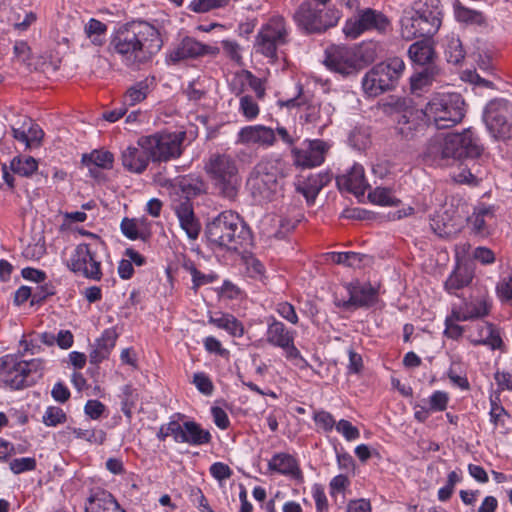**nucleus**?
Wrapping results in <instances>:
<instances>
[{
  "label": "nucleus",
  "instance_id": "obj_1",
  "mask_svg": "<svg viewBox=\"0 0 512 512\" xmlns=\"http://www.w3.org/2000/svg\"><path fill=\"white\" fill-rule=\"evenodd\" d=\"M163 40L159 30L146 21H133L119 27L110 41L112 53L131 70L150 62L161 50Z\"/></svg>",
  "mask_w": 512,
  "mask_h": 512
},
{
  "label": "nucleus",
  "instance_id": "obj_2",
  "mask_svg": "<svg viewBox=\"0 0 512 512\" xmlns=\"http://www.w3.org/2000/svg\"><path fill=\"white\" fill-rule=\"evenodd\" d=\"M483 147L471 129L462 133L438 134L430 138L422 158L425 164L434 167L457 165L464 156L480 157Z\"/></svg>",
  "mask_w": 512,
  "mask_h": 512
},
{
  "label": "nucleus",
  "instance_id": "obj_3",
  "mask_svg": "<svg viewBox=\"0 0 512 512\" xmlns=\"http://www.w3.org/2000/svg\"><path fill=\"white\" fill-rule=\"evenodd\" d=\"M442 11L439 0H423L415 7L405 10L400 19V33L404 40L410 41L416 37L429 38L441 26Z\"/></svg>",
  "mask_w": 512,
  "mask_h": 512
},
{
  "label": "nucleus",
  "instance_id": "obj_4",
  "mask_svg": "<svg viewBox=\"0 0 512 512\" xmlns=\"http://www.w3.org/2000/svg\"><path fill=\"white\" fill-rule=\"evenodd\" d=\"M205 233L211 244L232 251H237L250 238L246 223L231 210L219 213L208 222Z\"/></svg>",
  "mask_w": 512,
  "mask_h": 512
},
{
  "label": "nucleus",
  "instance_id": "obj_5",
  "mask_svg": "<svg viewBox=\"0 0 512 512\" xmlns=\"http://www.w3.org/2000/svg\"><path fill=\"white\" fill-rule=\"evenodd\" d=\"M284 169L285 164L280 159H263L254 167L247 184L255 202L264 204L277 198L285 177Z\"/></svg>",
  "mask_w": 512,
  "mask_h": 512
},
{
  "label": "nucleus",
  "instance_id": "obj_6",
  "mask_svg": "<svg viewBox=\"0 0 512 512\" xmlns=\"http://www.w3.org/2000/svg\"><path fill=\"white\" fill-rule=\"evenodd\" d=\"M290 42V29L281 16L271 17L259 29L254 43L255 52L263 55L269 63L285 58L284 47Z\"/></svg>",
  "mask_w": 512,
  "mask_h": 512
},
{
  "label": "nucleus",
  "instance_id": "obj_7",
  "mask_svg": "<svg viewBox=\"0 0 512 512\" xmlns=\"http://www.w3.org/2000/svg\"><path fill=\"white\" fill-rule=\"evenodd\" d=\"M383 111L395 115V130L405 140H413L425 130L424 111L417 109L410 99L390 97L383 103Z\"/></svg>",
  "mask_w": 512,
  "mask_h": 512
},
{
  "label": "nucleus",
  "instance_id": "obj_8",
  "mask_svg": "<svg viewBox=\"0 0 512 512\" xmlns=\"http://www.w3.org/2000/svg\"><path fill=\"white\" fill-rule=\"evenodd\" d=\"M464 106V99L459 93H437L430 98L423 111L427 121L437 129H446L463 119Z\"/></svg>",
  "mask_w": 512,
  "mask_h": 512
},
{
  "label": "nucleus",
  "instance_id": "obj_9",
  "mask_svg": "<svg viewBox=\"0 0 512 512\" xmlns=\"http://www.w3.org/2000/svg\"><path fill=\"white\" fill-rule=\"evenodd\" d=\"M405 69L402 59L394 57L372 67L362 78V89L368 97L392 90Z\"/></svg>",
  "mask_w": 512,
  "mask_h": 512
},
{
  "label": "nucleus",
  "instance_id": "obj_10",
  "mask_svg": "<svg viewBox=\"0 0 512 512\" xmlns=\"http://www.w3.org/2000/svg\"><path fill=\"white\" fill-rule=\"evenodd\" d=\"M206 171L224 197L233 199L237 195L240 178L233 157L228 154H212L206 164Z\"/></svg>",
  "mask_w": 512,
  "mask_h": 512
},
{
  "label": "nucleus",
  "instance_id": "obj_11",
  "mask_svg": "<svg viewBox=\"0 0 512 512\" xmlns=\"http://www.w3.org/2000/svg\"><path fill=\"white\" fill-rule=\"evenodd\" d=\"M185 137V132H160L140 137L137 144L148 150L153 162H168L182 155Z\"/></svg>",
  "mask_w": 512,
  "mask_h": 512
},
{
  "label": "nucleus",
  "instance_id": "obj_12",
  "mask_svg": "<svg viewBox=\"0 0 512 512\" xmlns=\"http://www.w3.org/2000/svg\"><path fill=\"white\" fill-rule=\"evenodd\" d=\"M325 66L336 73L349 76L357 73L370 59H364L362 50L357 47L331 46L325 51Z\"/></svg>",
  "mask_w": 512,
  "mask_h": 512
},
{
  "label": "nucleus",
  "instance_id": "obj_13",
  "mask_svg": "<svg viewBox=\"0 0 512 512\" xmlns=\"http://www.w3.org/2000/svg\"><path fill=\"white\" fill-rule=\"evenodd\" d=\"M338 11L316 9L311 2H303L294 14L297 25L307 33H321L338 23Z\"/></svg>",
  "mask_w": 512,
  "mask_h": 512
},
{
  "label": "nucleus",
  "instance_id": "obj_14",
  "mask_svg": "<svg viewBox=\"0 0 512 512\" xmlns=\"http://www.w3.org/2000/svg\"><path fill=\"white\" fill-rule=\"evenodd\" d=\"M484 121L495 137H512V103L505 99L491 100L486 105Z\"/></svg>",
  "mask_w": 512,
  "mask_h": 512
},
{
  "label": "nucleus",
  "instance_id": "obj_15",
  "mask_svg": "<svg viewBox=\"0 0 512 512\" xmlns=\"http://www.w3.org/2000/svg\"><path fill=\"white\" fill-rule=\"evenodd\" d=\"M349 298L336 299L335 305L344 310L368 308L378 301V289L369 282L354 280L344 285Z\"/></svg>",
  "mask_w": 512,
  "mask_h": 512
},
{
  "label": "nucleus",
  "instance_id": "obj_16",
  "mask_svg": "<svg viewBox=\"0 0 512 512\" xmlns=\"http://www.w3.org/2000/svg\"><path fill=\"white\" fill-rule=\"evenodd\" d=\"M68 267L88 279L99 281L102 277L101 262L88 244H79L68 260Z\"/></svg>",
  "mask_w": 512,
  "mask_h": 512
},
{
  "label": "nucleus",
  "instance_id": "obj_17",
  "mask_svg": "<svg viewBox=\"0 0 512 512\" xmlns=\"http://www.w3.org/2000/svg\"><path fill=\"white\" fill-rule=\"evenodd\" d=\"M330 147L328 142L321 139L305 140L300 147L291 151L294 164L302 168L320 166Z\"/></svg>",
  "mask_w": 512,
  "mask_h": 512
},
{
  "label": "nucleus",
  "instance_id": "obj_18",
  "mask_svg": "<svg viewBox=\"0 0 512 512\" xmlns=\"http://www.w3.org/2000/svg\"><path fill=\"white\" fill-rule=\"evenodd\" d=\"M219 48L197 41L192 37L183 38L168 54V61L176 64L187 59H194L204 55H216Z\"/></svg>",
  "mask_w": 512,
  "mask_h": 512
},
{
  "label": "nucleus",
  "instance_id": "obj_19",
  "mask_svg": "<svg viewBox=\"0 0 512 512\" xmlns=\"http://www.w3.org/2000/svg\"><path fill=\"white\" fill-rule=\"evenodd\" d=\"M172 208L178 218L181 229L186 233L190 241L198 239L201 232V224L195 216L193 204L189 198L175 201Z\"/></svg>",
  "mask_w": 512,
  "mask_h": 512
},
{
  "label": "nucleus",
  "instance_id": "obj_20",
  "mask_svg": "<svg viewBox=\"0 0 512 512\" xmlns=\"http://www.w3.org/2000/svg\"><path fill=\"white\" fill-rule=\"evenodd\" d=\"M276 142L275 131L264 125L245 126L237 133L236 143L242 145L273 146Z\"/></svg>",
  "mask_w": 512,
  "mask_h": 512
},
{
  "label": "nucleus",
  "instance_id": "obj_21",
  "mask_svg": "<svg viewBox=\"0 0 512 512\" xmlns=\"http://www.w3.org/2000/svg\"><path fill=\"white\" fill-rule=\"evenodd\" d=\"M19 370L20 361L12 355L0 358V375H5L4 381L9 387L18 390L33 385V379Z\"/></svg>",
  "mask_w": 512,
  "mask_h": 512
},
{
  "label": "nucleus",
  "instance_id": "obj_22",
  "mask_svg": "<svg viewBox=\"0 0 512 512\" xmlns=\"http://www.w3.org/2000/svg\"><path fill=\"white\" fill-rule=\"evenodd\" d=\"M457 164L458 171L452 174V179L459 184L477 186L485 174L479 157L464 156Z\"/></svg>",
  "mask_w": 512,
  "mask_h": 512
},
{
  "label": "nucleus",
  "instance_id": "obj_23",
  "mask_svg": "<svg viewBox=\"0 0 512 512\" xmlns=\"http://www.w3.org/2000/svg\"><path fill=\"white\" fill-rule=\"evenodd\" d=\"M336 183L340 190H345L356 196L364 195L368 187L364 168L360 164H354L346 173L337 176Z\"/></svg>",
  "mask_w": 512,
  "mask_h": 512
},
{
  "label": "nucleus",
  "instance_id": "obj_24",
  "mask_svg": "<svg viewBox=\"0 0 512 512\" xmlns=\"http://www.w3.org/2000/svg\"><path fill=\"white\" fill-rule=\"evenodd\" d=\"M459 219L460 217L452 205L445 206L433 215L430 225L437 235L448 237L458 231Z\"/></svg>",
  "mask_w": 512,
  "mask_h": 512
},
{
  "label": "nucleus",
  "instance_id": "obj_25",
  "mask_svg": "<svg viewBox=\"0 0 512 512\" xmlns=\"http://www.w3.org/2000/svg\"><path fill=\"white\" fill-rule=\"evenodd\" d=\"M268 469L271 472L284 475L298 482H303L304 476L296 458L288 453H276L268 461Z\"/></svg>",
  "mask_w": 512,
  "mask_h": 512
},
{
  "label": "nucleus",
  "instance_id": "obj_26",
  "mask_svg": "<svg viewBox=\"0 0 512 512\" xmlns=\"http://www.w3.org/2000/svg\"><path fill=\"white\" fill-rule=\"evenodd\" d=\"M151 157L148 150L139 146H128L121 152L123 167L135 174H142L148 167Z\"/></svg>",
  "mask_w": 512,
  "mask_h": 512
},
{
  "label": "nucleus",
  "instance_id": "obj_27",
  "mask_svg": "<svg viewBox=\"0 0 512 512\" xmlns=\"http://www.w3.org/2000/svg\"><path fill=\"white\" fill-rule=\"evenodd\" d=\"M467 221L475 235L486 237L491 233V228L495 222L494 209L492 206L481 204L474 209Z\"/></svg>",
  "mask_w": 512,
  "mask_h": 512
},
{
  "label": "nucleus",
  "instance_id": "obj_28",
  "mask_svg": "<svg viewBox=\"0 0 512 512\" xmlns=\"http://www.w3.org/2000/svg\"><path fill=\"white\" fill-rule=\"evenodd\" d=\"M335 108L329 102L310 103L305 107L301 118L305 122L319 126L321 129L326 128L332 123V115Z\"/></svg>",
  "mask_w": 512,
  "mask_h": 512
},
{
  "label": "nucleus",
  "instance_id": "obj_29",
  "mask_svg": "<svg viewBox=\"0 0 512 512\" xmlns=\"http://www.w3.org/2000/svg\"><path fill=\"white\" fill-rule=\"evenodd\" d=\"M329 173L310 175L306 180L295 183V189L301 193L309 205L313 204L319 192L331 181Z\"/></svg>",
  "mask_w": 512,
  "mask_h": 512
},
{
  "label": "nucleus",
  "instance_id": "obj_30",
  "mask_svg": "<svg viewBox=\"0 0 512 512\" xmlns=\"http://www.w3.org/2000/svg\"><path fill=\"white\" fill-rule=\"evenodd\" d=\"M266 341L273 347L282 348L294 341L295 331L288 329L284 323L271 316L267 319Z\"/></svg>",
  "mask_w": 512,
  "mask_h": 512
},
{
  "label": "nucleus",
  "instance_id": "obj_31",
  "mask_svg": "<svg viewBox=\"0 0 512 512\" xmlns=\"http://www.w3.org/2000/svg\"><path fill=\"white\" fill-rule=\"evenodd\" d=\"M301 214L299 212L294 213L293 215H273L269 216L267 220L270 224V229H267L266 232L269 237H273L275 239H284L286 235L291 232L300 222Z\"/></svg>",
  "mask_w": 512,
  "mask_h": 512
},
{
  "label": "nucleus",
  "instance_id": "obj_32",
  "mask_svg": "<svg viewBox=\"0 0 512 512\" xmlns=\"http://www.w3.org/2000/svg\"><path fill=\"white\" fill-rule=\"evenodd\" d=\"M85 512H126L115 498L106 491H99L90 496Z\"/></svg>",
  "mask_w": 512,
  "mask_h": 512
},
{
  "label": "nucleus",
  "instance_id": "obj_33",
  "mask_svg": "<svg viewBox=\"0 0 512 512\" xmlns=\"http://www.w3.org/2000/svg\"><path fill=\"white\" fill-rule=\"evenodd\" d=\"M411 61L419 66L429 65L435 58V51L429 38L413 43L408 49Z\"/></svg>",
  "mask_w": 512,
  "mask_h": 512
},
{
  "label": "nucleus",
  "instance_id": "obj_34",
  "mask_svg": "<svg viewBox=\"0 0 512 512\" xmlns=\"http://www.w3.org/2000/svg\"><path fill=\"white\" fill-rule=\"evenodd\" d=\"M183 430L181 443H186L190 446H201L209 444L212 440L211 433L203 429L201 425L195 421H185Z\"/></svg>",
  "mask_w": 512,
  "mask_h": 512
},
{
  "label": "nucleus",
  "instance_id": "obj_35",
  "mask_svg": "<svg viewBox=\"0 0 512 512\" xmlns=\"http://www.w3.org/2000/svg\"><path fill=\"white\" fill-rule=\"evenodd\" d=\"M209 323L219 329H223L233 337H242L244 334L243 324L232 314L217 312L209 317Z\"/></svg>",
  "mask_w": 512,
  "mask_h": 512
},
{
  "label": "nucleus",
  "instance_id": "obj_36",
  "mask_svg": "<svg viewBox=\"0 0 512 512\" xmlns=\"http://www.w3.org/2000/svg\"><path fill=\"white\" fill-rule=\"evenodd\" d=\"M454 14L457 21L466 25L483 27L487 25L484 14L478 10L470 9L463 6L459 1L454 3Z\"/></svg>",
  "mask_w": 512,
  "mask_h": 512
},
{
  "label": "nucleus",
  "instance_id": "obj_37",
  "mask_svg": "<svg viewBox=\"0 0 512 512\" xmlns=\"http://www.w3.org/2000/svg\"><path fill=\"white\" fill-rule=\"evenodd\" d=\"M152 82L153 79L146 78L129 87L123 97L124 105L134 106L144 101L150 92Z\"/></svg>",
  "mask_w": 512,
  "mask_h": 512
},
{
  "label": "nucleus",
  "instance_id": "obj_38",
  "mask_svg": "<svg viewBox=\"0 0 512 512\" xmlns=\"http://www.w3.org/2000/svg\"><path fill=\"white\" fill-rule=\"evenodd\" d=\"M364 30L375 29L377 31H385L390 22L385 15L376 10L367 8L359 13Z\"/></svg>",
  "mask_w": 512,
  "mask_h": 512
},
{
  "label": "nucleus",
  "instance_id": "obj_39",
  "mask_svg": "<svg viewBox=\"0 0 512 512\" xmlns=\"http://www.w3.org/2000/svg\"><path fill=\"white\" fill-rule=\"evenodd\" d=\"M182 268L191 275L192 289L197 291L201 286L211 284L218 278L214 272L203 273L197 269L195 263L190 259H184Z\"/></svg>",
  "mask_w": 512,
  "mask_h": 512
},
{
  "label": "nucleus",
  "instance_id": "obj_40",
  "mask_svg": "<svg viewBox=\"0 0 512 512\" xmlns=\"http://www.w3.org/2000/svg\"><path fill=\"white\" fill-rule=\"evenodd\" d=\"M119 398L121 400V411L131 421L133 416V409L136 407L139 401L138 389L133 387L131 384H126L121 387Z\"/></svg>",
  "mask_w": 512,
  "mask_h": 512
},
{
  "label": "nucleus",
  "instance_id": "obj_41",
  "mask_svg": "<svg viewBox=\"0 0 512 512\" xmlns=\"http://www.w3.org/2000/svg\"><path fill=\"white\" fill-rule=\"evenodd\" d=\"M443 47L449 63L459 64L464 59L465 51L457 35H447L443 40Z\"/></svg>",
  "mask_w": 512,
  "mask_h": 512
},
{
  "label": "nucleus",
  "instance_id": "obj_42",
  "mask_svg": "<svg viewBox=\"0 0 512 512\" xmlns=\"http://www.w3.org/2000/svg\"><path fill=\"white\" fill-rule=\"evenodd\" d=\"M471 281L472 274L467 268H457L447 278L444 286L448 293L456 295L458 290L468 286Z\"/></svg>",
  "mask_w": 512,
  "mask_h": 512
},
{
  "label": "nucleus",
  "instance_id": "obj_43",
  "mask_svg": "<svg viewBox=\"0 0 512 512\" xmlns=\"http://www.w3.org/2000/svg\"><path fill=\"white\" fill-rule=\"evenodd\" d=\"M121 232L130 240L142 239L148 237L144 229V221L138 219L124 218L120 224Z\"/></svg>",
  "mask_w": 512,
  "mask_h": 512
},
{
  "label": "nucleus",
  "instance_id": "obj_44",
  "mask_svg": "<svg viewBox=\"0 0 512 512\" xmlns=\"http://www.w3.org/2000/svg\"><path fill=\"white\" fill-rule=\"evenodd\" d=\"M83 163L93 164L102 169H111L114 163V155L107 150H94L90 154H84Z\"/></svg>",
  "mask_w": 512,
  "mask_h": 512
},
{
  "label": "nucleus",
  "instance_id": "obj_45",
  "mask_svg": "<svg viewBox=\"0 0 512 512\" xmlns=\"http://www.w3.org/2000/svg\"><path fill=\"white\" fill-rule=\"evenodd\" d=\"M13 173L23 177L32 175L38 168L37 161L33 157H15L10 163Z\"/></svg>",
  "mask_w": 512,
  "mask_h": 512
},
{
  "label": "nucleus",
  "instance_id": "obj_46",
  "mask_svg": "<svg viewBox=\"0 0 512 512\" xmlns=\"http://www.w3.org/2000/svg\"><path fill=\"white\" fill-rule=\"evenodd\" d=\"M107 31V26L99 20L94 18L90 19L85 25V33L94 45L100 46L104 42V36Z\"/></svg>",
  "mask_w": 512,
  "mask_h": 512
},
{
  "label": "nucleus",
  "instance_id": "obj_47",
  "mask_svg": "<svg viewBox=\"0 0 512 512\" xmlns=\"http://www.w3.org/2000/svg\"><path fill=\"white\" fill-rule=\"evenodd\" d=\"M447 377L454 386L462 390H468L470 388L469 381L461 369V362L459 360L451 361V365L447 371Z\"/></svg>",
  "mask_w": 512,
  "mask_h": 512
},
{
  "label": "nucleus",
  "instance_id": "obj_48",
  "mask_svg": "<svg viewBox=\"0 0 512 512\" xmlns=\"http://www.w3.org/2000/svg\"><path fill=\"white\" fill-rule=\"evenodd\" d=\"M490 421L494 425L495 428L505 426L506 420L510 418L509 413L505 410V408L500 404L499 397L490 398Z\"/></svg>",
  "mask_w": 512,
  "mask_h": 512
},
{
  "label": "nucleus",
  "instance_id": "obj_49",
  "mask_svg": "<svg viewBox=\"0 0 512 512\" xmlns=\"http://www.w3.org/2000/svg\"><path fill=\"white\" fill-rule=\"evenodd\" d=\"M230 0H191L188 9L194 13H207L215 9L224 8Z\"/></svg>",
  "mask_w": 512,
  "mask_h": 512
},
{
  "label": "nucleus",
  "instance_id": "obj_50",
  "mask_svg": "<svg viewBox=\"0 0 512 512\" xmlns=\"http://www.w3.org/2000/svg\"><path fill=\"white\" fill-rule=\"evenodd\" d=\"M370 201L381 206H395L398 200L389 188L377 187L368 195Z\"/></svg>",
  "mask_w": 512,
  "mask_h": 512
},
{
  "label": "nucleus",
  "instance_id": "obj_51",
  "mask_svg": "<svg viewBox=\"0 0 512 512\" xmlns=\"http://www.w3.org/2000/svg\"><path fill=\"white\" fill-rule=\"evenodd\" d=\"M312 418L315 422L317 430L322 431L324 433L331 432L335 428L337 423L333 415L330 412L323 409L315 410L313 412Z\"/></svg>",
  "mask_w": 512,
  "mask_h": 512
},
{
  "label": "nucleus",
  "instance_id": "obj_52",
  "mask_svg": "<svg viewBox=\"0 0 512 512\" xmlns=\"http://www.w3.org/2000/svg\"><path fill=\"white\" fill-rule=\"evenodd\" d=\"M465 313L470 316V320L488 315L490 306L486 299L481 298L471 302L463 303Z\"/></svg>",
  "mask_w": 512,
  "mask_h": 512
},
{
  "label": "nucleus",
  "instance_id": "obj_53",
  "mask_svg": "<svg viewBox=\"0 0 512 512\" xmlns=\"http://www.w3.org/2000/svg\"><path fill=\"white\" fill-rule=\"evenodd\" d=\"M67 421V415L58 406H49L42 416V422L48 427H55Z\"/></svg>",
  "mask_w": 512,
  "mask_h": 512
},
{
  "label": "nucleus",
  "instance_id": "obj_54",
  "mask_svg": "<svg viewBox=\"0 0 512 512\" xmlns=\"http://www.w3.org/2000/svg\"><path fill=\"white\" fill-rule=\"evenodd\" d=\"M44 369L43 361L40 359H31L20 361V372L27 373L29 378L33 379V384L42 376Z\"/></svg>",
  "mask_w": 512,
  "mask_h": 512
},
{
  "label": "nucleus",
  "instance_id": "obj_55",
  "mask_svg": "<svg viewBox=\"0 0 512 512\" xmlns=\"http://www.w3.org/2000/svg\"><path fill=\"white\" fill-rule=\"evenodd\" d=\"M239 111L247 120H253L259 115L260 109L251 96L243 95L239 100Z\"/></svg>",
  "mask_w": 512,
  "mask_h": 512
},
{
  "label": "nucleus",
  "instance_id": "obj_56",
  "mask_svg": "<svg viewBox=\"0 0 512 512\" xmlns=\"http://www.w3.org/2000/svg\"><path fill=\"white\" fill-rule=\"evenodd\" d=\"M36 465L37 463L34 457L15 458L9 462L10 470L16 475L33 471L36 469Z\"/></svg>",
  "mask_w": 512,
  "mask_h": 512
},
{
  "label": "nucleus",
  "instance_id": "obj_57",
  "mask_svg": "<svg viewBox=\"0 0 512 512\" xmlns=\"http://www.w3.org/2000/svg\"><path fill=\"white\" fill-rule=\"evenodd\" d=\"M335 430L348 442L355 441L360 437L359 429L346 419L339 420L336 423Z\"/></svg>",
  "mask_w": 512,
  "mask_h": 512
},
{
  "label": "nucleus",
  "instance_id": "obj_58",
  "mask_svg": "<svg viewBox=\"0 0 512 512\" xmlns=\"http://www.w3.org/2000/svg\"><path fill=\"white\" fill-rule=\"evenodd\" d=\"M185 417L186 416L184 414L176 413L171 417L170 421L167 423L168 433H170V436L173 437L176 443L182 442L184 422L180 423V420H183Z\"/></svg>",
  "mask_w": 512,
  "mask_h": 512
},
{
  "label": "nucleus",
  "instance_id": "obj_59",
  "mask_svg": "<svg viewBox=\"0 0 512 512\" xmlns=\"http://www.w3.org/2000/svg\"><path fill=\"white\" fill-rule=\"evenodd\" d=\"M449 395L444 391H434L429 397V410L432 412H441L447 408Z\"/></svg>",
  "mask_w": 512,
  "mask_h": 512
},
{
  "label": "nucleus",
  "instance_id": "obj_60",
  "mask_svg": "<svg viewBox=\"0 0 512 512\" xmlns=\"http://www.w3.org/2000/svg\"><path fill=\"white\" fill-rule=\"evenodd\" d=\"M246 271L250 277L255 279H262L265 273V267L262 262L253 255L246 256L245 259Z\"/></svg>",
  "mask_w": 512,
  "mask_h": 512
},
{
  "label": "nucleus",
  "instance_id": "obj_61",
  "mask_svg": "<svg viewBox=\"0 0 512 512\" xmlns=\"http://www.w3.org/2000/svg\"><path fill=\"white\" fill-rule=\"evenodd\" d=\"M275 310L280 315V317H282L289 323L293 325L298 324L299 318L296 313L295 307L291 303L286 301L279 302L276 304Z\"/></svg>",
  "mask_w": 512,
  "mask_h": 512
},
{
  "label": "nucleus",
  "instance_id": "obj_62",
  "mask_svg": "<svg viewBox=\"0 0 512 512\" xmlns=\"http://www.w3.org/2000/svg\"><path fill=\"white\" fill-rule=\"evenodd\" d=\"M192 383L196 386L198 391L204 395H211L213 393L214 385L210 377L204 372L195 373Z\"/></svg>",
  "mask_w": 512,
  "mask_h": 512
},
{
  "label": "nucleus",
  "instance_id": "obj_63",
  "mask_svg": "<svg viewBox=\"0 0 512 512\" xmlns=\"http://www.w3.org/2000/svg\"><path fill=\"white\" fill-rule=\"evenodd\" d=\"M480 345L489 347L492 350H501L503 348V340L498 329L493 325L488 333L480 340Z\"/></svg>",
  "mask_w": 512,
  "mask_h": 512
},
{
  "label": "nucleus",
  "instance_id": "obj_64",
  "mask_svg": "<svg viewBox=\"0 0 512 512\" xmlns=\"http://www.w3.org/2000/svg\"><path fill=\"white\" fill-rule=\"evenodd\" d=\"M117 340V334L112 329H106L101 337L96 341V345L101 348L104 353L110 354Z\"/></svg>",
  "mask_w": 512,
  "mask_h": 512
}]
</instances>
